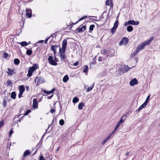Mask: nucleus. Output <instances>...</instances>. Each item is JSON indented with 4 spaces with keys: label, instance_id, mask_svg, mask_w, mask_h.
Instances as JSON below:
<instances>
[{
    "label": "nucleus",
    "instance_id": "nucleus-15",
    "mask_svg": "<svg viewBox=\"0 0 160 160\" xmlns=\"http://www.w3.org/2000/svg\"><path fill=\"white\" fill-rule=\"evenodd\" d=\"M7 86L10 87H12V81L9 79H8L7 82Z\"/></svg>",
    "mask_w": 160,
    "mask_h": 160
},
{
    "label": "nucleus",
    "instance_id": "nucleus-27",
    "mask_svg": "<svg viewBox=\"0 0 160 160\" xmlns=\"http://www.w3.org/2000/svg\"><path fill=\"white\" fill-rule=\"evenodd\" d=\"M94 85V83H93L91 86L89 87L88 88L87 90V92H88L90 91L93 88Z\"/></svg>",
    "mask_w": 160,
    "mask_h": 160
},
{
    "label": "nucleus",
    "instance_id": "nucleus-14",
    "mask_svg": "<svg viewBox=\"0 0 160 160\" xmlns=\"http://www.w3.org/2000/svg\"><path fill=\"white\" fill-rule=\"evenodd\" d=\"M85 104L83 102L79 103L78 105V108L79 110H81L82 109L83 107L84 106Z\"/></svg>",
    "mask_w": 160,
    "mask_h": 160
},
{
    "label": "nucleus",
    "instance_id": "nucleus-58",
    "mask_svg": "<svg viewBox=\"0 0 160 160\" xmlns=\"http://www.w3.org/2000/svg\"><path fill=\"white\" fill-rule=\"evenodd\" d=\"M43 42H44L43 40H41L39 41L37 43H35V45L36 46H37V45H36V44L37 43H43Z\"/></svg>",
    "mask_w": 160,
    "mask_h": 160
},
{
    "label": "nucleus",
    "instance_id": "nucleus-51",
    "mask_svg": "<svg viewBox=\"0 0 160 160\" xmlns=\"http://www.w3.org/2000/svg\"><path fill=\"white\" fill-rule=\"evenodd\" d=\"M54 60L57 62L58 61V59L56 57V56H54Z\"/></svg>",
    "mask_w": 160,
    "mask_h": 160
},
{
    "label": "nucleus",
    "instance_id": "nucleus-40",
    "mask_svg": "<svg viewBox=\"0 0 160 160\" xmlns=\"http://www.w3.org/2000/svg\"><path fill=\"white\" fill-rule=\"evenodd\" d=\"M31 112V110H27L24 114V116L28 115L30 112Z\"/></svg>",
    "mask_w": 160,
    "mask_h": 160
},
{
    "label": "nucleus",
    "instance_id": "nucleus-46",
    "mask_svg": "<svg viewBox=\"0 0 160 160\" xmlns=\"http://www.w3.org/2000/svg\"><path fill=\"white\" fill-rule=\"evenodd\" d=\"M108 140V139L106 138L102 141V144L104 145Z\"/></svg>",
    "mask_w": 160,
    "mask_h": 160
},
{
    "label": "nucleus",
    "instance_id": "nucleus-22",
    "mask_svg": "<svg viewBox=\"0 0 160 160\" xmlns=\"http://www.w3.org/2000/svg\"><path fill=\"white\" fill-rule=\"evenodd\" d=\"M108 50H107L106 49H104L102 51L101 53L103 54L104 55L106 54L107 56L108 54Z\"/></svg>",
    "mask_w": 160,
    "mask_h": 160
},
{
    "label": "nucleus",
    "instance_id": "nucleus-19",
    "mask_svg": "<svg viewBox=\"0 0 160 160\" xmlns=\"http://www.w3.org/2000/svg\"><path fill=\"white\" fill-rule=\"evenodd\" d=\"M18 43L20 44L22 46H27L28 44L26 41H23L20 42H18Z\"/></svg>",
    "mask_w": 160,
    "mask_h": 160
},
{
    "label": "nucleus",
    "instance_id": "nucleus-49",
    "mask_svg": "<svg viewBox=\"0 0 160 160\" xmlns=\"http://www.w3.org/2000/svg\"><path fill=\"white\" fill-rule=\"evenodd\" d=\"M147 104L146 102H144L141 106L143 108H144Z\"/></svg>",
    "mask_w": 160,
    "mask_h": 160
},
{
    "label": "nucleus",
    "instance_id": "nucleus-50",
    "mask_svg": "<svg viewBox=\"0 0 160 160\" xmlns=\"http://www.w3.org/2000/svg\"><path fill=\"white\" fill-rule=\"evenodd\" d=\"M39 160H45L44 159V157L42 155L39 157Z\"/></svg>",
    "mask_w": 160,
    "mask_h": 160
},
{
    "label": "nucleus",
    "instance_id": "nucleus-36",
    "mask_svg": "<svg viewBox=\"0 0 160 160\" xmlns=\"http://www.w3.org/2000/svg\"><path fill=\"white\" fill-rule=\"evenodd\" d=\"M8 56V54L7 52H4L3 53V58H7Z\"/></svg>",
    "mask_w": 160,
    "mask_h": 160
},
{
    "label": "nucleus",
    "instance_id": "nucleus-2",
    "mask_svg": "<svg viewBox=\"0 0 160 160\" xmlns=\"http://www.w3.org/2000/svg\"><path fill=\"white\" fill-rule=\"evenodd\" d=\"M38 68V65L36 64H34V65L30 67L28 71V73L27 74V76L29 77H31L33 72Z\"/></svg>",
    "mask_w": 160,
    "mask_h": 160
},
{
    "label": "nucleus",
    "instance_id": "nucleus-43",
    "mask_svg": "<svg viewBox=\"0 0 160 160\" xmlns=\"http://www.w3.org/2000/svg\"><path fill=\"white\" fill-rule=\"evenodd\" d=\"M150 98V95H149L146 98V99L144 102H146V103L147 104L148 101L149 99Z\"/></svg>",
    "mask_w": 160,
    "mask_h": 160
},
{
    "label": "nucleus",
    "instance_id": "nucleus-34",
    "mask_svg": "<svg viewBox=\"0 0 160 160\" xmlns=\"http://www.w3.org/2000/svg\"><path fill=\"white\" fill-rule=\"evenodd\" d=\"M59 123L60 125L62 126L64 124V121L63 119H60L59 121Z\"/></svg>",
    "mask_w": 160,
    "mask_h": 160
},
{
    "label": "nucleus",
    "instance_id": "nucleus-21",
    "mask_svg": "<svg viewBox=\"0 0 160 160\" xmlns=\"http://www.w3.org/2000/svg\"><path fill=\"white\" fill-rule=\"evenodd\" d=\"M30 154V152L29 150H27L24 152L23 156V157H25L29 155Z\"/></svg>",
    "mask_w": 160,
    "mask_h": 160
},
{
    "label": "nucleus",
    "instance_id": "nucleus-39",
    "mask_svg": "<svg viewBox=\"0 0 160 160\" xmlns=\"http://www.w3.org/2000/svg\"><path fill=\"white\" fill-rule=\"evenodd\" d=\"M84 19H85V17H82L81 18L79 19V20L78 21L76 22H75V24H76L78 22H80L81 21H82V20H83ZM74 24V23H73V24Z\"/></svg>",
    "mask_w": 160,
    "mask_h": 160
},
{
    "label": "nucleus",
    "instance_id": "nucleus-25",
    "mask_svg": "<svg viewBox=\"0 0 160 160\" xmlns=\"http://www.w3.org/2000/svg\"><path fill=\"white\" fill-rule=\"evenodd\" d=\"M20 60L18 58H15L14 60V62L15 65H18L20 63Z\"/></svg>",
    "mask_w": 160,
    "mask_h": 160
},
{
    "label": "nucleus",
    "instance_id": "nucleus-23",
    "mask_svg": "<svg viewBox=\"0 0 160 160\" xmlns=\"http://www.w3.org/2000/svg\"><path fill=\"white\" fill-rule=\"evenodd\" d=\"M154 38H153V37H151V38L149 40H147L145 41V42L146 43V44H147L148 45L149 44L150 42Z\"/></svg>",
    "mask_w": 160,
    "mask_h": 160
},
{
    "label": "nucleus",
    "instance_id": "nucleus-37",
    "mask_svg": "<svg viewBox=\"0 0 160 160\" xmlns=\"http://www.w3.org/2000/svg\"><path fill=\"white\" fill-rule=\"evenodd\" d=\"M42 144V142H41V141H40L39 143L36 146V148H37V149L39 148L40 147Z\"/></svg>",
    "mask_w": 160,
    "mask_h": 160
},
{
    "label": "nucleus",
    "instance_id": "nucleus-45",
    "mask_svg": "<svg viewBox=\"0 0 160 160\" xmlns=\"http://www.w3.org/2000/svg\"><path fill=\"white\" fill-rule=\"evenodd\" d=\"M143 108L141 106L137 110L136 112H138L140 110L142 109Z\"/></svg>",
    "mask_w": 160,
    "mask_h": 160
},
{
    "label": "nucleus",
    "instance_id": "nucleus-47",
    "mask_svg": "<svg viewBox=\"0 0 160 160\" xmlns=\"http://www.w3.org/2000/svg\"><path fill=\"white\" fill-rule=\"evenodd\" d=\"M126 118V115H124L123 116L121 119H122V120H125Z\"/></svg>",
    "mask_w": 160,
    "mask_h": 160
},
{
    "label": "nucleus",
    "instance_id": "nucleus-7",
    "mask_svg": "<svg viewBox=\"0 0 160 160\" xmlns=\"http://www.w3.org/2000/svg\"><path fill=\"white\" fill-rule=\"evenodd\" d=\"M115 55V51L113 49L108 50V55L106 57H104V58L106 59L108 57H112Z\"/></svg>",
    "mask_w": 160,
    "mask_h": 160
},
{
    "label": "nucleus",
    "instance_id": "nucleus-12",
    "mask_svg": "<svg viewBox=\"0 0 160 160\" xmlns=\"http://www.w3.org/2000/svg\"><path fill=\"white\" fill-rule=\"evenodd\" d=\"M33 107L34 108H37L38 106V102L37 99L34 98L33 100Z\"/></svg>",
    "mask_w": 160,
    "mask_h": 160
},
{
    "label": "nucleus",
    "instance_id": "nucleus-24",
    "mask_svg": "<svg viewBox=\"0 0 160 160\" xmlns=\"http://www.w3.org/2000/svg\"><path fill=\"white\" fill-rule=\"evenodd\" d=\"M133 28L131 26L129 25L127 27V30L128 32H131L132 31Z\"/></svg>",
    "mask_w": 160,
    "mask_h": 160
},
{
    "label": "nucleus",
    "instance_id": "nucleus-38",
    "mask_svg": "<svg viewBox=\"0 0 160 160\" xmlns=\"http://www.w3.org/2000/svg\"><path fill=\"white\" fill-rule=\"evenodd\" d=\"M117 28H114V27H113L111 29V33L113 34L114 32H115L116 29Z\"/></svg>",
    "mask_w": 160,
    "mask_h": 160
},
{
    "label": "nucleus",
    "instance_id": "nucleus-63",
    "mask_svg": "<svg viewBox=\"0 0 160 160\" xmlns=\"http://www.w3.org/2000/svg\"><path fill=\"white\" fill-rule=\"evenodd\" d=\"M55 90V88L52 89L51 91H50V92L51 93H53Z\"/></svg>",
    "mask_w": 160,
    "mask_h": 160
},
{
    "label": "nucleus",
    "instance_id": "nucleus-28",
    "mask_svg": "<svg viewBox=\"0 0 160 160\" xmlns=\"http://www.w3.org/2000/svg\"><path fill=\"white\" fill-rule=\"evenodd\" d=\"M26 53L27 55L30 56L32 54V52L31 50L28 49Z\"/></svg>",
    "mask_w": 160,
    "mask_h": 160
},
{
    "label": "nucleus",
    "instance_id": "nucleus-61",
    "mask_svg": "<svg viewBox=\"0 0 160 160\" xmlns=\"http://www.w3.org/2000/svg\"><path fill=\"white\" fill-rule=\"evenodd\" d=\"M124 121V120H122V119H121L120 120V121H119V122H118V123H119L120 124H121L122 123V122Z\"/></svg>",
    "mask_w": 160,
    "mask_h": 160
},
{
    "label": "nucleus",
    "instance_id": "nucleus-9",
    "mask_svg": "<svg viewBox=\"0 0 160 160\" xmlns=\"http://www.w3.org/2000/svg\"><path fill=\"white\" fill-rule=\"evenodd\" d=\"M82 25L79 26L76 29V31H77L78 32L80 33L83 32L86 29V27L85 26H82Z\"/></svg>",
    "mask_w": 160,
    "mask_h": 160
},
{
    "label": "nucleus",
    "instance_id": "nucleus-26",
    "mask_svg": "<svg viewBox=\"0 0 160 160\" xmlns=\"http://www.w3.org/2000/svg\"><path fill=\"white\" fill-rule=\"evenodd\" d=\"M79 101V99L77 97H75L72 100V102L73 103H76Z\"/></svg>",
    "mask_w": 160,
    "mask_h": 160
},
{
    "label": "nucleus",
    "instance_id": "nucleus-18",
    "mask_svg": "<svg viewBox=\"0 0 160 160\" xmlns=\"http://www.w3.org/2000/svg\"><path fill=\"white\" fill-rule=\"evenodd\" d=\"M58 45H51V50L52 51H56L57 48L58 47Z\"/></svg>",
    "mask_w": 160,
    "mask_h": 160
},
{
    "label": "nucleus",
    "instance_id": "nucleus-11",
    "mask_svg": "<svg viewBox=\"0 0 160 160\" xmlns=\"http://www.w3.org/2000/svg\"><path fill=\"white\" fill-rule=\"evenodd\" d=\"M130 84L132 86H133L138 84V82L137 79L134 78L132 79L129 82Z\"/></svg>",
    "mask_w": 160,
    "mask_h": 160
},
{
    "label": "nucleus",
    "instance_id": "nucleus-41",
    "mask_svg": "<svg viewBox=\"0 0 160 160\" xmlns=\"http://www.w3.org/2000/svg\"><path fill=\"white\" fill-rule=\"evenodd\" d=\"M121 124L119 123H117V125H116V126L114 128V131H115L118 128V127Z\"/></svg>",
    "mask_w": 160,
    "mask_h": 160
},
{
    "label": "nucleus",
    "instance_id": "nucleus-52",
    "mask_svg": "<svg viewBox=\"0 0 160 160\" xmlns=\"http://www.w3.org/2000/svg\"><path fill=\"white\" fill-rule=\"evenodd\" d=\"M23 93L19 92V94L18 95L19 98H20L22 97V95L23 94Z\"/></svg>",
    "mask_w": 160,
    "mask_h": 160
},
{
    "label": "nucleus",
    "instance_id": "nucleus-17",
    "mask_svg": "<svg viewBox=\"0 0 160 160\" xmlns=\"http://www.w3.org/2000/svg\"><path fill=\"white\" fill-rule=\"evenodd\" d=\"M16 92L14 91L12 92L11 93V98H12L14 99L16 98Z\"/></svg>",
    "mask_w": 160,
    "mask_h": 160
},
{
    "label": "nucleus",
    "instance_id": "nucleus-48",
    "mask_svg": "<svg viewBox=\"0 0 160 160\" xmlns=\"http://www.w3.org/2000/svg\"><path fill=\"white\" fill-rule=\"evenodd\" d=\"M126 118V115H124L123 116L121 119H122V120H125Z\"/></svg>",
    "mask_w": 160,
    "mask_h": 160
},
{
    "label": "nucleus",
    "instance_id": "nucleus-57",
    "mask_svg": "<svg viewBox=\"0 0 160 160\" xmlns=\"http://www.w3.org/2000/svg\"><path fill=\"white\" fill-rule=\"evenodd\" d=\"M32 12V10L31 9H29L26 8V12Z\"/></svg>",
    "mask_w": 160,
    "mask_h": 160
},
{
    "label": "nucleus",
    "instance_id": "nucleus-20",
    "mask_svg": "<svg viewBox=\"0 0 160 160\" xmlns=\"http://www.w3.org/2000/svg\"><path fill=\"white\" fill-rule=\"evenodd\" d=\"M69 79V77L67 75H65L63 78V81L64 82H67L68 80Z\"/></svg>",
    "mask_w": 160,
    "mask_h": 160
},
{
    "label": "nucleus",
    "instance_id": "nucleus-16",
    "mask_svg": "<svg viewBox=\"0 0 160 160\" xmlns=\"http://www.w3.org/2000/svg\"><path fill=\"white\" fill-rule=\"evenodd\" d=\"M25 90V89L23 85H22L19 86V91L20 92L23 93Z\"/></svg>",
    "mask_w": 160,
    "mask_h": 160
},
{
    "label": "nucleus",
    "instance_id": "nucleus-56",
    "mask_svg": "<svg viewBox=\"0 0 160 160\" xmlns=\"http://www.w3.org/2000/svg\"><path fill=\"white\" fill-rule=\"evenodd\" d=\"M13 133V131L12 130V129H11L10 131L9 132V136L10 137V136L12 135V134Z\"/></svg>",
    "mask_w": 160,
    "mask_h": 160
},
{
    "label": "nucleus",
    "instance_id": "nucleus-33",
    "mask_svg": "<svg viewBox=\"0 0 160 160\" xmlns=\"http://www.w3.org/2000/svg\"><path fill=\"white\" fill-rule=\"evenodd\" d=\"M26 16L29 18H31L32 16V14L31 12H26Z\"/></svg>",
    "mask_w": 160,
    "mask_h": 160
},
{
    "label": "nucleus",
    "instance_id": "nucleus-35",
    "mask_svg": "<svg viewBox=\"0 0 160 160\" xmlns=\"http://www.w3.org/2000/svg\"><path fill=\"white\" fill-rule=\"evenodd\" d=\"M95 27V25L92 24L91 25L89 28V30L90 31H92L93 29Z\"/></svg>",
    "mask_w": 160,
    "mask_h": 160
},
{
    "label": "nucleus",
    "instance_id": "nucleus-31",
    "mask_svg": "<svg viewBox=\"0 0 160 160\" xmlns=\"http://www.w3.org/2000/svg\"><path fill=\"white\" fill-rule=\"evenodd\" d=\"M88 70V65H86L84 67V68L83 69V72L85 73L87 72Z\"/></svg>",
    "mask_w": 160,
    "mask_h": 160
},
{
    "label": "nucleus",
    "instance_id": "nucleus-6",
    "mask_svg": "<svg viewBox=\"0 0 160 160\" xmlns=\"http://www.w3.org/2000/svg\"><path fill=\"white\" fill-rule=\"evenodd\" d=\"M129 40L126 37H123L122 38V40L119 42V45H121L123 44L124 45H126L128 42Z\"/></svg>",
    "mask_w": 160,
    "mask_h": 160
},
{
    "label": "nucleus",
    "instance_id": "nucleus-64",
    "mask_svg": "<svg viewBox=\"0 0 160 160\" xmlns=\"http://www.w3.org/2000/svg\"><path fill=\"white\" fill-rule=\"evenodd\" d=\"M78 62H77L74 63L73 65L76 66L78 65Z\"/></svg>",
    "mask_w": 160,
    "mask_h": 160
},
{
    "label": "nucleus",
    "instance_id": "nucleus-3",
    "mask_svg": "<svg viewBox=\"0 0 160 160\" xmlns=\"http://www.w3.org/2000/svg\"><path fill=\"white\" fill-rule=\"evenodd\" d=\"M130 68H131L128 67V66L126 67L125 66L122 67L118 70V72L121 75L124 73L127 72Z\"/></svg>",
    "mask_w": 160,
    "mask_h": 160
},
{
    "label": "nucleus",
    "instance_id": "nucleus-29",
    "mask_svg": "<svg viewBox=\"0 0 160 160\" xmlns=\"http://www.w3.org/2000/svg\"><path fill=\"white\" fill-rule=\"evenodd\" d=\"M112 0H107L106 2V5L107 6H109L110 3H112Z\"/></svg>",
    "mask_w": 160,
    "mask_h": 160
},
{
    "label": "nucleus",
    "instance_id": "nucleus-1",
    "mask_svg": "<svg viewBox=\"0 0 160 160\" xmlns=\"http://www.w3.org/2000/svg\"><path fill=\"white\" fill-rule=\"evenodd\" d=\"M67 38L65 39L62 41V48H61L60 45L59 46V53H60L61 60L62 61H63L64 59L66 58V56L65 53L67 45Z\"/></svg>",
    "mask_w": 160,
    "mask_h": 160
},
{
    "label": "nucleus",
    "instance_id": "nucleus-8",
    "mask_svg": "<svg viewBox=\"0 0 160 160\" xmlns=\"http://www.w3.org/2000/svg\"><path fill=\"white\" fill-rule=\"evenodd\" d=\"M147 45H148L146 44V43L145 42H142L140 45H139L137 48L136 49L137 50V52H139L140 51L143 49L145 46Z\"/></svg>",
    "mask_w": 160,
    "mask_h": 160
},
{
    "label": "nucleus",
    "instance_id": "nucleus-42",
    "mask_svg": "<svg viewBox=\"0 0 160 160\" xmlns=\"http://www.w3.org/2000/svg\"><path fill=\"white\" fill-rule=\"evenodd\" d=\"M4 122L3 120L0 122V128L4 125Z\"/></svg>",
    "mask_w": 160,
    "mask_h": 160
},
{
    "label": "nucleus",
    "instance_id": "nucleus-32",
    "mask_svg": "<svg viewBox=\"0 0 160 160\" xmlns=\"http://www.w3.org/2000/svg\"><path fill=\"white\" fill-rule=\"evenodd\" d=\"M118 20L115 21V22H114L113 27L114 28H117L118 27Z\"/></svg>",
    "mask_w": 160,
    "mask_h": 160
},
{
    "label": "nucleus",
    "instance_id": "nucleus-5",
    "mask_svg": "<svg viewBox=\"0 0 160 160\" xmlns=\"http://www.w3.org/2000/svg\"><path fill=\"white\" fill-rule=\"evenodd\" d=\"M48 60L49 63L51 65L56 66L58 64V63L53 59V57L52 56H49Z\"/></svg>",
    "mask_w": 160,
    "mask_h": 160
},
{
    "label": "nucleus",
    "instance_id": "nucleus-30",
    "mask_svg": "<svg viewBox=\"0 0 160 160\" xmlns=\"http://www.w3.org/2000/svg\"><path fill=\"white\" fill-rule=\"evenodd\" d=\"M107 74V71L106 70H104L101 73V74L102 76H105Z\"/></svg>",
    "mask_w": 160,
    "mask_h": 160
},
{
    "label": "nucleus",
    "instance_id": "nucleus-44",
    "mask_svg": "<svg viewBox=\"0 0 160 160\" xmlns=\"http://www.w3.org/2000/svg\"><path fill=\"white\" fill-rule=\"evenodd\" d=\"M43 92L45 93H46V94H50L51 93V92H50V91H46V90H43Z\"/></svg>",
    "mask_w": 160,
    "mask_h": 160
},
{
    "label": "nucleus",
    "instance_id": "nucleus-62",
    "mask_svg": "<svg viewBox=\"0 0 160 160\" xmlns=\"http://www.w3.org/2000/svg\"><path fill=\"white\" fill-rule=\"evenodd\" d=\"M53 94H52V95H51V96H48V97H47V98H48V99H51V98H52V97H53Z\"/></svg>",
    "mask_w": 160,
    "mask_h": 160
},
{
    "label": "nucleus",
    "instance_id": "nucleus-53",
    "mask_svg": "<svg viewBox=\"0 0 160 160\" xmlns=\"http://www.w3.org/2000/svg\"><path fill=\"white\" fill-rule=\"evenodd\" d=\"M6 103H7L6 101L4 99L3 100V106L4 107H6Z\"/></svg>",
    "mask_w": 160,
    "mask_h": 160
},
{
    "label": "nucleus",
    "instance_id": "nucleus-4",
    "mask_svg": "<svg viewBox=\"0 0 160 160\" xmlns=\"http://www.w3.org/2000/svg\"><path fill=\"white\" fill-rule=\"evenodd\" d=\"M139 24L138 21L135 22L133 20H130L125 23L124 26H127L129 25H137Z\"/></svg>",
    "mask_w": 160,
    "mask_h": 160
},
{
    "label": "nucleus",
    "instance_id": "nucleus-54",
    "mask_svg": "<svg viewBox=\"0 0 160 160\" xmlns=\"http://www.w3.org/2000/svg\"><path fill=\"white\" fill-rule=\"evenodd\" d=\"M50 38V37H48V38H47L45 40V41H44V43L45 44H46L48 41V40L49 39V38Z\"/></svg>",
    "mask_w": 160,
    "mask_h": 160
},
{
    "label": "nucleus",
    "instance_id": "nucleus-13",
    "mask_svg": "<svg viewBox=\"0 0 160 160\" xmlns=\"http://www.w3.org/2000/svg\"><path fill=\"white\" fill-rule=\"evenodd\" d=\"M8 71L7 72V73L9 75H13L15 73L14 71L11 68H8Z\"/></svg>",
    "mask_w": 160,
    "mask_h": 160
},
{
    "label": "nucleus",
    "instance_id": "nucleus-10",
    "mask_svg": "<svg viewBox=\"0 0 160 160\" xmlns=\"http://www.w3.org/2000/svg\"><path fill=\"white\" fill-rule=\"evenodd\" d=\"M36 80H37V84L42 83L45 82L44 78L40 77H39L36 78L35 81Z\"/></svg>",
    "mask_w": 160,
    "mask_h": 160
},
{
    "label": "nucleus",
    "instance_id": "nucleus-60",
    "mask_svg": "<svg viewBox=\"0 0 160 160\" xmlns=\"http://www.w3.org/2000/svg\"><path fill=\"white\" fill-rule=\"evenodd\" d=\"M102 57H99L98 58V61H102Z\"/></svg>",
    "mask_w": 160,
    "mask_h": 160
},
{
    "label": "nucleus",
    "instance_id": "nucleus-59",
    "mask_svg": "<svg viewBox=\"0 0 160 160\" xmlns=\"http://www.w3.org/2000/svg\"><path fill=\"white\" fill-rule=\"evenodd\" d=\"M137 50L136 49V51H135L133 53H132V55H135L136 54L138 53L139 52H137Z\"/></svg>",
    "mask_w": 160,
    "mask_h": 160
},
{
    "label": "nucleus",
    "instance_id": "nucleus-55",
    "mask_svg": "<svg viewBox=\"0 0 160 160\" xmlns=\"http://www.w3.org/2000/svg\"><path fill=\"white\" fill-rule=\"evenodd\" d=\"M55 112V109H51L50 110V112L52 113H54V112Z\"/></svg>",
    "mask_w": 160,
    "mask_h": 160
}]
</instances>
